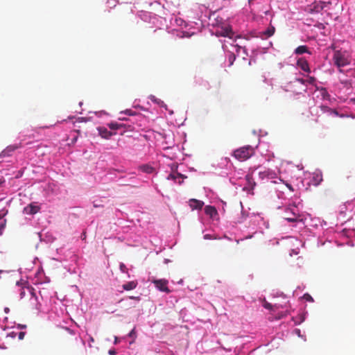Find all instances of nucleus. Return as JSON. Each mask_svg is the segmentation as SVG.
Listing matches in <instances>:
<instances>
[{
  "label": "nucleus",
  "mask_w": 355,
  "mask_h": 355,
  "mask_svg": "<svg viewBox=\"0 0 355 355\" xmlns=\"http://www.w3.org/2000/svg\"><path fill=\"white\" fill-rule=\"evenodd\" d=\"M322 181V175L321 173H314L312 179V184L315 186H318Z\"/></svg>",
  "instance_id": "4468645a"
},
{
  "label": "nucleus",
  "mask_w": 355,
  "mask_h": 355,
  "mask_svg": "<svg viewBox=\"0 0 355 355\" xmlns=\"http://www.w3.org/2000/svg\"><path fill=\"white\" fill-rule=\"evenodd\" d=\"M332 60L334 64L338 68L347 66L350 63V60L346 51H334Z\"/></svg>",
  "instance_id": "f257e3e1"
},
{
  "label": "nucleus",
  "mask_w": 355,
  "mask_h": 355,
  "mask_svg": "<svg viewBox=\"0 0 355 355\" xmlns=\"http://www.w3.org/2000/svg\"><path fill=\"white\" fill-rule=\"evenodd\" d=\"M330 3H331L330 2H325V1H315L312 4L311 10L318 12L322 10L327 4H330Z\"/></svg>",
  "instance_id": "6e6552de"
},
{
  "label": "nucleus",
  "mask_w": 355,
  "mask_h": 355,
  "mask_svg": "<svg viewBox=\"0 0 355 355\" xmlns=\"http://www.w3.org/2000/svg\"><path fill=\"white\" fill-rule=\"evenodd\" d=\"M66 330L68 331L71 332L69 328H66Z\"/></svg>",
  "instance_id": "4c0bfd02"
},
{
  "label": "nucleus",
  "mask_w": 355,
  "mask_h": 355,
  "mask_svg": "<svg viewBox=\"0 0 355 355\" xmlns=\"http://www.w3.org/2000/svg\"><path fill=\"white\" fill-rule=\"evenodd\" d=\"M216 35L217 36L227 37L230 38H232L233 35H234V33L232 31L231 26H227L225 27H221L220 29L217 30Z\"/></svg>",
  "instance_id": "39448f33"
},
{
  "label": "nucleus",
  "mask_w": 355,
  "mask_h": 355,
  "mask_svg": "<svg viewBox=\"0 0 355 355\" xmlns=\"http://www.w3.org/2000/svg\"><path fill=\"white\" fill-rule=\"evenodd\" d=\"M137 286V282H135V281H131V282H129L125 284H123L122 286H123V288L125 291H131V290H133L135 289Z\"/></svg>",
  "instance_id": "2eb2a0df"
},
{
  "label": "nucleus",
  "mask_w": 355,
  "mask_h": 355,
  "mask_svg": "<svg viewBox=\"0 0 355 355\" xmlns=\"http://www.w3.org/2000/svg\"><path fill=\"white\" fill-rule=\"evenodd\" d=\"M235 60V56L234 54H231V55L230 56V64H233V62L234 60Z\"/></svg>",
  "instance_id": "cd10ccee"
},
{
  "label": "nucleus",
  "mask_w": 355,
  "mask_h": 355,
  "mask_svg": "<svg viewBox=\"0 0 355 355\" xmlns=\"http://www.w3.org/2000/svg\"><path fill=\"white\" fill-rule=\"evenodd\" d=\"M152 283L154 284L155 287L159 290L160 291L165 292L166 293H169L171 292L170 289L168 287V280L165 279H152Z\"/></svg>",
  "instance_id": "20e7f679"
},
{
  "label": "nucleus",
  "mask_w": 355,
  "mask_h": 355,
  "mask_svg": "<svg viewBox=\"0 0 355 355\" xmlns=\"http://www.w3.org/2000/svg\"><path fill=\"white\" fill-rule=\"evenodd\" d=\"M22 147L21 143L7 146L0 154V157H9L17 149Z\"/></svg>",
  "instance_id": "423d86ee"
},
{
  "label": "nucleus",
  "mask_w": 355,
  "mask_h": 355,
  "mask_svg": "<svg viewBox=\"0 0 355 355\" xmlns=\"http://www.w3.org/2000/svg\"><path fill=\"white\" fill-rule=\"evenodd\" d=\"M139 168L143 172L148 174L153 173L154 171V168L148 164L142 165Z\"/></svg>",
  "instance_id": "6ab92c4d"
},
{
  "label": "nucleus",
  "mask_w": 355,
  "mask_h": 355,
  "mask_svg": "<svg viewBox=\"0 0 355 355\" xmlns=\"http://www.w3.org/2000/svg\"><path fill=\"white\" fill-rule=\"evenodd\" d=\"M205 213L211 218H214L218 215L216 209L210 205H207L205 207Z\"/></svg>",
  "instance_id": "9b49d317"
},
{
  "label": "nucleus",
  "mask_w": 355,
  "mask_h": 355,
  "mask_svg": "<svg viewBox=\"0 0 355 355\" xmlns=\"http://www.w3.org/2000/svg\"><path fill=\"white\" fill-rule=\"evenodd\" d=\"M310 84H313L315 81V78L314 77H309L307 80H306Z\"/></svg>",
  "instance_id": "393cba45"
},
{
  "label": "nucleus",
  "mask_w": 355,
  "mask_h": 355,
  "mask_svg": "<svg viewBox=\"0 0 355 355\" xmlns=\"http://www.w3.org/2000/svg\"><path fill=\"white\" fill-rule=\"evenodd\" d=\"M262 305L266 309H268V310H272V305L270 303H269L267 301H266V300L263 301Z\"/></svg>",
  "instance_id": "4be33fe9"
},
{
  "label": "nucleus",
  "mask_w": 355,
  "mask_h": 355,
  "mask_svg": "<svg viewBox=\"0 0 355 355\" xmlns=\"http://www.w3.org/2000/svg\"><path fill=\"white\" fill-rule=\"evenodd\" d=\"M259 175L261 179H272L275 177L276 174L272 171L265 169L262 171H259Z\"/></svg>",
  "instance_id": "9d476101"
},
{
  "label": "nucleus",
  "mask_w": 355,
  "mask_h": 355,
  "mask_svg": "<svg viewBox=\"0 0 355 355\" xmlns=\"http://www.w3.org/2000/svg\"><path fill=\"white\" fill-rule=\"evenodd\" d=\"M286 186L291 191H293V188L291 184H287Z\"/></svg>",
  "instance_id": "473e14b6"
},
{
  "label": "nucleus",
  "mask_w": 355,
  "mask_h": 355,
  "mask_svg": "<svg viewBox=\"0 0 355 355\" xmlns=\"http://www.w3.org/2000/svg\"><path fill=\"white\" fill-rule=\"evenodd\" d=\"M275 28L274 26H271L268 27L265 31L262 33L263 36L265 37V38L270 37L272 36L275 33Z\"/></svg>",
  "instance_id": "dca6fc26"
},
{
  "label": "nucleus",
  "mask_w": 355,
  "mask_h": 355,
  "mask_svg": "<svg viewBox=\"0 0 355 355\" xmlns=\"http://www.w3.org/2000/svg\"><path fill=\"white\" fill-rule=\"evenodd\" d=\"M3 216L0 214V219H1Z\"/></svg>",
  "instance_id": "ea45409f"
},
{
  "label": "nucleus",
  "mask_w": 355,
  "mask_h": 355,
  "mask_svg": "<svg viewBox=\"0 0 355 355\" xmlns=\"http://www.w3.org/2000/svg\"><path fill=\"white\" fill-rule=\"evenodd\" d=\"M76 140H77V137L73 138V141H76Z\"/></svg>",
  "instance_id": "58836bf2"
},
{
  "label": "nucleus",
  "mask_w": 355,
  "mask_h": 355,
  "mask_svg": "<svg viewBox=\"0 0 355 355\" xmlns=\"http://www.w3.org/2000/svg\"><path fill=\"white\" fill-rule=\"evenodd\" d=\"M320 107H321L322 110L324 112L327 111L331 113H334L335 115H338V112L336 110H333L330 109L329 107H328L327 106H321Z\"/></svg>",
  "instance_id": "412c9836"
},
{
  "label": "nucleus",
  "mask_w": 355,
  "mask_h": 355,
  "mask_svg": "<svg viewBox=\"0 0 355 355\" xmlns=\"http://www.w3.org/2000/svg\"><path fill=\"white\" fill-rule=\"evenodd\" d=\"M128 336L131 338H135L136 337V331L135 329L134 328L132 329V331L128 334Z\"/></svg>",
  "instance_id": "b1692460"
},
{
  "label": "nucleus",
  "mask_w": 355,
  "mask_h": 355,
  "mask_svg": "<svg viewBox=\"0 0 355 355\" xmlns=\"http://www.w3.org/2000/svg\"><path fill=\"white\" fill-rule=\"evenodd\" d=\"M115 353H116V352H115V351H114V350H110V351H109V354H110V355H114V354H115Z\"/></svg>",
  "instance_id": "72a5a7b5"
},
{
  "label": "nucleus",
  "mask_w": 355,
  "mask_h": 355,
  "mask_svg": "<svg viewBox=\"0 0 355 355\" xmlns=\"http://www.w3.org/2000/svg\"><path fill=\"white\" fill-rule=\"evenodd\" d=\"M286 216L285 219L289 222H297L300 220V215L295 205H292L286 208Z\"/></svg>",
  "instance_id": "7ed1b4c3"
},
{
  "label": "nucleus",
  "mask_w": 355,
  "mask_h": 355,
  "mask_svg": "<svg viewBox=\"0 0 355 355\" xmlns=\"http://www.w3.org/2000/svg\"><path fill=\"white\" fill-rule=\"evenodd\" d=\"M110 128H112V129H116L117 128L116 125H114L113 124L110 125Z\"/></svg>",
  "instance_id": "f704fd0d"
},
{
  "label": "nucleus",
  "mask_w": 355,
  "mask_h": 355,
  "mask_svg": "<svg viewBox=\"0 0 355 355\" xmlns=\"http://www.w3.org/2000/svg\"><path fill=\"white\" fill-rule=\"evenodd\" d=\"M245 180L248 182V186L251 189H253L254 187H255L256 185V183L254 181V179L252 178V175H247L245 176Z\"/></svg>",
  "instance_id": "a211bd4d"
},
{
  "label": "nucleus",
  "mask_w": 355,
  "mask_h": 355,
  "mask_svg": "<svg viewBox=\"0 0 355 355\" xmlns=\"http://www.w3.org/2000/svg\"><path fill=\"white\" fill-rule=\"evenodd\" d=\"M98 130L101 137L104 139H107L113 135L112 132L109 131L106 128L104 127L98 128Z\"/></svg>",
  "instance_id": "f8f14e48"
},
{
  "label": "nucleus",
  "mask_w": 355,
  "mask_h": 355,
  "mask_svg": "<svg viewBox=\"0 0 355 355\" xmlns=\"http://www.w3.org/2000/svg\"><path fill=\"white\" fill-rule=\"evenodd\" d=\"M296 81H297V82H299V83H300L302 84H304L305 82H306V80H304L302 78H297Z\"/></svg>",
  "instance_id": "c85d7f7f"
},
{
  "label": "nucleus",
  "mask_w": 355,
  "mask_h": 355,
  "mask_svg": "<svg viewBox=\"0 0 355 355\" xmlns=\"http://www.w3.org/2000/svg\"><path fill=\"white\" fill-rule=\"evenodd\" d=\"M254 154V149L251 146H245L243 147H241L236 150H235L233 153V155L238 160L243 162L250 157H252Z\"/></svg>",
  "instance_id": "f03ea898"
},
{
  "label": "nucleus",
  "mask_w": 355,
  "mask_h": 355,
  "mask_svg": "<svg viewBox=\"0 0 355 355\" xmlns=\"http://www.w3.org/2000/svg\"><path fill=\"white\" fill-rule=\"evenodd\" d=\"M117 343H118V338L115 337L114 344H117Z\"/></svg>",
  "instance_id": "c9c22d12"
},
{
  "label": "nucleus",
  "mask_w": 355,
  "mask_h": 355,
  "mask_svg": "<svg viewBox=\"0 0 355 355\" xmlns=\"http://www.w3.org/2000/svg\"><path fill=\"white\" fill-rule=\"evenodd\" d=\"M304 53H310V52L309 51L308 47L305 45L299 46L295 50V53L297 55H301Z\"/></svg>",
  "instance_id": "f3484780"
},
{
  "label": "nucleus",
  "mask_w": 355,
  "mask_h": 355,
  "mask_svg": "<svg viewBox=\"0 0 355 355\" xmlns=\"http://www.w3.org/2000/svg\"><path fill=\"white\" fill-rule=\"evenodd\" d=\"M204 237L205 239H210L212 238L210 234H205Z\"/></svg>",
  "instance_id": "7c9ffc66"
},
{
  "label": "nucleus",
  "mask_w": 355,
  "mask_h": 355,
  "mask_svg": "<svg viewBox=\"0 0 355 355\" xmlns=\"http://www.w3.org/2000/svg\"><path fill=\"white\" fill-rule=\"evenodd\" d=\"M297 66L300 67L301 68V69H302L303 71H306V72H310V68H309V63L308 62L304 60V59H299L297 60Z\"/></svg>",
  "instance_id": "ddd939ff"
},
{
  "label": "nucleus",
  "mask_w": 355,
  "mask_h": 355,
  "mask_svg": "<svg viewBox=\"0 0 355 355\" xmlns=\"http://www.w3.org/2000/svg\"><path fill=\"white\" fill-rule=\"evenodd\" d=\"M125 113H126V114H128L129 115H132V110H127L125 111Z\"/></svg>",
  "instance_id": "2f4dec72"
},
{
  "label": "nucleus",
  "mask_w": 355,
  "mask_h": 355,
  "mask_svg": "<svg viewBox=\"0 0 355 355\" xmlns=\"http://www.w3.org/2000/svg\"><path fill=\"white\" fill-rule=\"evenodd\" d=\"M202 84L204 85V86L205 87H207V89L209 88V83L207 81L202 80Z\"/></svg>",
  "instance_id": "c756f323"
},
{
  "label": "nucleus",
  "mask_w": 355,
  "mask_h": 355,
  "mask_svg": "<svg viewBox=\"0 0 355 355\" xmlns=\"http://www.w3.org/2000/svg\"><path fill=\"white\" fill-rule=\"evenodd\" d=\"M189 204L192 210H200L204 205V202L202 201L193 198L189 200Z\"/></svg>",
  "instance_id": "1a4fd4ad"
},
{
  "label": "nucleus",
  "mask_w": 355,
  "mask_h": 355,
  "mask_svg": "<svg viewBox=\"0 0 355 355\" xmlns=\"http://www.w3.org/2000/svg\"><path fill=\"white\" fill-rule=\"evenodd\" d=\"M120 269H121V270L122 272H126V270H127L126 266H125V264H124V263H121L120 264Z\"/></svg>",
  "instance_id": "a878e982"
},
{
  "label": "nucleus",
  "mask_w": 355,
  "mask_h": 355,
  "mask_svg": "<svg viewBox=\"0 0 355 355\" xmlns=\"http://www.w3.org/2000/svg\"><path fill=\"white\" fill-rule=\"evenodd\" d=\"M304 299H305L307 301H310V302L313 301V299L312 298V297L309 294H307V293L304 295Z\"/></svg>",
  "instance_id": "5701e85b"
},
{
  "label": "nucleus",
  "mask_w": 355,
  "mask_h": 355,
  "mask_svg": "<svg viewBox=\"0 0 355 355\" xmlns=\"http://www.w3.org/2000/svg\"><path fill=\"white\" fill-rule=\"evenodd\" d=\"M90 340H91L92 341H94V339H93V338H92V337L90 338Z\"/></svg>",
  "instance_id": "a19ab883"
},
{
  "label": "nucleus",
  "mask_w": 355,
  "mask_h": 355,
  "mask_svg": "<svg viewBox=\"0 0 355 355\" xmlns=\"http://www.w3.org/2000/svg\"><path fill=\"white\" fill-rule=\"evenodd\" d=\"M177 178H183V175L178 173L176 174L171 173L167 178L168 180H173L174 181H175Z\"/></svg>",
  "instance_id": "aec40b11"
},
{
  "label": "nucleus",
  "mask_w": 355,
  "mask_h": 355,
  "mask_svg": "<svg viewBox=\"0 0 355 355\" xmlns=\"http://www.w3.org/2000/svg\"><path fill=\"white\" fill-rule=\"evenodd\" d=\"M40 210V207L35 202L31 203L24 208V213L28 215L37 214Z\"/></svg>",
  "instance_id": "0eeeda50"
},
{
  "label": "nucleus",
  "mask_w": 355,
  "mask_h": 355,
  "mask_svg": "<svg viewBox=\"0 0 355 355\" xmlns=\"http://www.w3.org/2000/svg\"><path fill=\"white\" fill-rule=\"evenodd\" d=\"M24 336H25V333L21 331V332L19 333L18 338H19V340H22V339H24Z\"/></svg>",
  "instance_id": "bb28decb"
},
{
  "label": "nucleus",
  "mask_w": 355,
  "mask_h": 355,
  "mask_svg": "<svg viewBox=\"0 0 355 355\" xmlns=\"http://www.w3.org/2000/svg\"><path fill=\"white\" fill-rule=\"evenodd\" d=\"M131 299L139 300L138 297H130Z\"/></svg>",
  "instance_id": "e433bc0d"
}]
</instances>
